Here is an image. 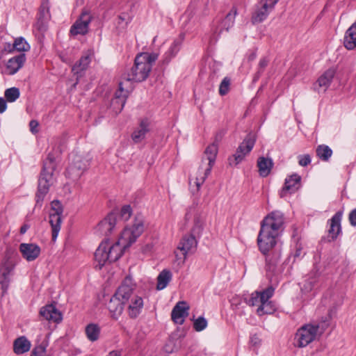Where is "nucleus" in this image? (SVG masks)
<instances>
[{"instance_id": "nucleus-1", "label": "nucleus", "mask_w": 356, "mask_h": 356, "mask_svg": "<svg viewBox=\"0 0 356 356\" xmlns=\"http://www.w3.org/2000/svg\"><path fill=\"white\" fill-rule=\"evenodd\" d=\"M284 214L280 211H272L261 222L257 236L259 251L265 257L268 270H274L281 257L280 248L277 247V238L284 230Z\"/></svg>"}, {"instance_id": "nucleus-2", "label": "nucleus", "mask_w": 356, "mask_h": 356, "mask_svg": "<svg viewBox=\"0 0 356 356\" xmlns=\"http://www.w3.org/2000/svg\"><path fill=\"white\" fill-rule=\"evenodd\" d=\"M145 229L144 218L141 215L134 218L131 225H127L121 233L117 242L112 245L108 243V254L109 263L118 260L123 252L136 242Z\"/></svg>"}, {"instance_id": "nucleus-3", "label": "nucleus", "mask_w": 356, "mask_h": 356, "mask_svg": "<svg viewBox=\"0 0 356 356\" xmlns=\"http://www.w3.org/2000/svg\"><path fill=\"white\" fill-rule=\"evenodd\" d=\"M156 60V56L147 52L138 54L134 59V64L130 70L122 75V79H126L127 83L141 82L149 76L152 63Z\"/></svg>"}, {"instance_id": "nucleus-4", "label": "nucleus", "mask_w": 356, "mask_h": 356, "mask_svg": "<svg viewBox=\"0 0 356 356\" xmlns=\"http://www.w3.org/2000/svg\"><path fill=\"white\" fill-rule=\"evenodd\" d=\"M56 158L53 153L49 152L43 163V167L38 179V191L35 195L36 206H42L49 187L54 182V172L56 170Z\"/></svg>"}, {"instance_id": "nucleus-5", "label": "nucleus", "mask_w": 356, "mask_h": 356, "mask_svg": "<svg viewBox=\"0 0 356 356\" xmlns=\"http://www.w3.org/2000/svg\"><path fill=\"white\" fill-rule=\"evenodd\" d=\"M273 294L274 288L268 286L264 290L252 292L245 302L250 307L257 306L256 313L259 316L272 314L277 309L275 303L270 300Z\"/></svg>"}, {"instance_id": "nucleus-6", "label": "nucleus", "mask_w": 356, "mask_h": 356, "mask_svg": "<svg viewBox=\"0 0 356 356\" xmlns=\"http://www.w3.org/2000/svg\"><path fill=\"white\" fill-rule=\"evenodd\" d=\"M132 290L131 280L127 277L111 298L107 307L113 318L117 319L122 314L124 305L132 296Z\"/></svg>"}, {"instance_id": "nucleus-7", "label": "nucleus", "mask_w": 356, "mask_h": 356, "mask_svg": "<svg viewBox=\"0 0 356 356\" xmlns=\"http://www.w3.org/2000/svg\"><path fill=\"white\" fill-rule=\"evenodd\" d=\"M330 319L331 316L328 315L322 318L321 323L318 324H306L300 327L296 335L297 346L300 348L306 347L314 341L319 330H321L320 334H322L329 326Z\"/></svg>"}, {"instance_id": "nucleus-8", "label": "nucleus", "mask_w": 356, "mask_h": 356, "mask_svg": "<svg viewBox=\"0 0 356 356\" xmlns=\"http://www.w3.org/2000/svg\"><path fill=\"white\" fill-rule=\"evenodd\" d=\"M17 257L16 250L11 248L6 250L5 258L0 266V285L2 296H4L8 289L10 276L15 267Z\"/></svg>"}, {"instance_id": "nucleus-9", "label": "nucleus", "mask_w": 356, "mask_h": 356, "mask_svg": "<svg viewBox=\"0 0 356 356\" xmlns=\"http://www.w3.org/2000/svg\"><path fill=\"white\" fill-rule=\"evenodd\" d=\"M218 153V146L213 143L209 145L205 151V156L202 160L201 165L198 169V176L196 177L195 184L197 189L200 188L205 179L210 174L211 168L215 163Z\"/></svg>"}, {"instance_id": "nucleus-10", "label": "nucleus", "mask_w": 356, "mask_h": 356, "mask_svg": "<svg viewBox=\"0 0 356 356\" xmlns=\"http://www.w3.org/2000/svg\"><path fill=\"white\" fill-rule=\"evenodd\" d=\"M63 209L58 200H54L51 203V211L49 213V223L52 231V240L56 241L61 227L62 213Z\"/></svg>"}, {"instance_id": "nucleus-11", "label": "nucleus", "mask_w": 356, "mask_h": 356, "mask_svg": "<svg viewBox=\"0 0 356 356\" xmlns=\"http://www.w3.org/2000/svg\"><path fill=\"white\" fill-rule=\"evenodd\" d=\"M278 1L279 0H260L252 15L251 21L252 24H259L264 22Z\"/></svg>"}, {"instance_id": "nucleus-12", "label": "nucleus", "mask_w": 356, "mask_h": 356, "mask_svg": "<svg viewBox=\"0 0 356 356\" xmlns=\"http://www.w3.org/2000/svg\"><path fill=\"white\" fill-rule=\"evenodd\" d=\"M89 161L80 155H74L72 162L66 170V175L72 179H78L88 168Z\"/></svg>"}, {"instance_id": "nucleus-13", "label": "nucleus", "mask_w": 356, "mask_h": 356, "mask_svg": "<svg viewBox=\"0 0 356 356\" xmlns=\"http://www.w3.org/2000/svg\"><path fill=\"white\" fill-rule=\"evenodd\" d=\"M236 15L237 8L233 6L219 24L212 28L213 37L211 42H216L224 30L228 31L234 26Z\"/></svg>"}, {"instance_id": "nucleus-14", "label": "nucleus", "mask_w": 356, "mask_h": 356, "mask_svg": "<svg viewBox=\"0 0 356 356\" xmlns=\"http://www.w3.org/2000/svg\"><path fill=\"white\" fill-rule=\"evenodd\" d=\"M92 17L87 10H83L79 17L75 21L70 28V33L72 35H86L88 32V26Z\"/></svg>"}, {"instance_id": "nucleus-15", "label": "nucleus", "mask_w": 356, "mask_h": 356, "mask_svg": "<svg viewBox=\"0 0 356 356\" xmlns=\"http://www.w3.org/2000/svg\"><path fill=\"white\" fill-rule=\"evenodd\" d=\"M254 136L252 134H248L243 142L238 147L236 153L233 155L235 165L241 163L245 156L248 155L252 149L255 143Z\"/></svg>"}, {"instance_id": "nucleus-16", "label": "nucleus", "mask_w": 356, "mask_h": 356, "mask_svg": "<svg viewBox=\"0 0 356 356\" xmlns=\"http://www.w3.org/2000/svg\"><path fill=\"white\" fill-rule=\"evenodd\" d=\"M301 177L298 174H293L287 178L284 181V185L280 192V197L283 198L289 194L296 193L301 186Z\"/></svg>"}, {"instance_id": "nucleus-17", "label": "nucleus", "mask_w": 356, "mask_h": 356, "mask_svg": "<svg viewBox=\"0 0 356 356\" xmlns=\"http://www.w3.org/2000/svg\"><path fill=\"white\" fill-rule=\"evenodd\" d=\"M197 241L195 236L191 234L185 235L179 243L177 249L180 250L183 260L184 261L188 253H193L197 247Z\"/></svg>"}, {"instance_id": "nucleus-18", "label": "nucleus", "mask_w": 356, "mask_h": 356, "mask_svg": "<svg viewBox=\"0 0 356 356\" xmlns=\"http://www.w3.org/2000/svg\"><path fill=\"white\" fill-rule=\"evenodd\" d=\"M343 211H337L332 218L328 220L330 228L328 229L327 241L331 242L337 239L341 232V221L342 219Z\"/></svg>"}, {"instance_id": "nucleus-19", "label": "nucleus", "mask_w": 356, "mask_h": 356, "mask_svg": "<svg viewBox=\"0 0 356 356\" xmlns=\"http://www.w3.org/2000/svg\"><path fill=\"white\" fill-rule=\"evenodd\" d=\"M19 250L22 257L27 261L35 260L40 254L41 249L35 243H22L19 244Z\"/></svg>"}, {"instance_id": "nucleus-20", "label": "nucleus", "mask_w": 356, "mask_h": 356, "mask_svg": "<svg viewBox=\"0 0 356 356\" xmlns=\"http://www.w3.org/2000/svg\"><path fill=\"white\" fill-rule=\"evenodd\" d=\"M117 223L118 213L113 211L98 224L97 229L102 234L108 236L111 234Z\"/></svg>"}, {"instance_id": "nucleus-21", "label": "nucleus", "mask_w": 356, "mask_h": 356, "mask_svg": "<svg viewBox=\"0 0 356 356\" xmlns=\"http://www.w3.org/2000/svg\"><path fill=\"white\" fill-rule=\"evenodd\" d=\"M189 306L185 301L178 302L171 312L172 320L177 324L182 325L188 316Z\"/></svg>"}, {"instance_id": "nucleus-22", "label": "nucleus", "mask_w": 356, "mask_h": 356, "mask_svg": "<svg viewBox=\"0 0 356 356\" xmlns=\"http://www.w3.org/2000/svg\"><path fill=\"white\" fill-rule=\"evenodd\" d=\"M40 315L47 321L57 323L63 318L60 312L52 304L42 307L40 310Z\"/></svg>"}, {"instance_id": "nucleus-23", "label": "nucleus", "mask_w": 356, "mask_h": 356, "mask_svg": "<svg viewBox=\"0 0 356 356\" xmlns=\"http://www.w3.org/2000/svg\"><path fill=\"white\" fill-rule=\"evenodd\" d=\"M108 254V242H102L95 252V259L97 263L95 268L102 269V268L107 263H109Z\"/></svg>"}, {"instance_id": "nucleus-24", "label": "nucleus", "mask_w": 356, "mask_h": 356, "mask_svg": "<svg viewBox=\"0 0 356 356\" xmlns=\"http://www.w3.org/2000/svg\"><path fill=\"white\" fill-rule=\"evenodd\" d=\"M128 303V313L129 316L132 318H136L140 313L141 309L143 306V299L134 294V289L132 290V296L129 298Z\"/></svg>"}, {"instance_id": "nucleus-25", "label": "nucleus", "mask_w": 356, "mask_h": 356, "mask_svg": "<svg viewBox=\"0 0 356 356\" xmlns=\"http://www.w3.org/2000/svg\"><path fill=\"white\" fill-rule=\"evenodd\" d=\"M26 61V56L24 54H20L18 56L10 58L8 61L6 68L8 71V74L13 75L22 67Z\"/></svg>"}, {"instance_id": "nucleus-26", "label": "nucleus", "mask_w": 356, "mask_h": 356, "mask_svg": "<svg viewBox=\"0 0 356 356\" xmlns=\"http://www.w3.org/2000/svg\"><path fill=\"white\" fill-rule=\"evenodd\" d=\"M149 122L147 119L140 121L139 127L131 134V138L134 143H140L145 138L146 134L149 131Z\"/></svg>"}, {"instance_id": "nucleus-27", "label": "nucleus", "mask_w": 356, "mask_h": 356, "mask_svg": "<svg viewBox=\"0 0 356 356\" xmlns=\"http://www.w3.org/2000/svg\"><path fill=\"white\" fill-rule=\"evenodd\" d=\"M320 273L318 270H313L308 274L305 280L302 290L305 292H309L314 289L318 285Z\"/></svg>"}, {"instance_id": "nucleus-28", "label": "nucleus", "mask_w": 356, "mask_h": 356, "mask_svg": "<svg viewBox=\"0 0 356 356\" xmlns=\"http://www.w3.org/2000/svg\"><path fill=\"white\" fill-rule=\"evenodd\" d=\"M31 342L24 336L17 338L13 342V351L17 355L28 352L31 348Z\"/></svg>"}, {"instance_id": "nucleus-29", "label": "nucleus", "mask_w": 356, "mask_h": 356, "mask_svg": "<svg viewBox=\"0 0 356 356\" xmlns=\"http://www.w3.org/2000/svg\"><path fill=\"white\" fill-rule=\"evenodd\" d=\"M273 166V162L271 159L265 158L264 156L259 157L257 160V167L260 176L263 177H267Z\"/></svg>"}, {"instance_id": "nucleus-30", "label": "nucleus", "mask_w": 356, "mask_h": 356, "mask_svg": "<svg viewBox=\"0 0 356 356\" xmlns=\"http://www.w3.org/2000/svg\"><path fill=\"white\" fill-rule=\"evenodd\" d=\"M343 44L348 50L356 48V28L355 26H351L346 31L343 38Z\"/></svg>"}, {"instance_id": "nucleus-31", "label": "nucleus", "mask_w": 356, "mask_h": 356, "mask_svg": "<svg viewBox=\"0 0 356 356\" xmlns=\"http://www.w3.org/2000/svg\"><path fill=\"white\" fill-rule=\"evenodd\" d=\"M335 72L332 69H329L326 70L317 80L316 83L314 84V89H317V86L318 88L324 87L326 89L332 82Z\"/></svg>"}, {"instance_id": "nucleus-32", "label": "nucleus", "mask_w": 356, "mask_h": 356, "mask_svg": "<svg viewBox=\"0 0 356 356\" xmlns=\"http://www.w3.org/2000/svg\"><path fill=\"white\" fill-rule=\"evenodd\" d=\"M172 273L168 269H163L157 276V291L163 290L167 287L172 281Z\"/></svg>"}, {"instance_id": "nucleus-33", "label": "nucleus", "mask_w": 356, "mask_h": 356, "mask_svg": "<svg viewBox=\"0 0 356 356\" xmlns=\"http://www.w3.org/2000/svg\"><path fill=\"white\" fill-rule=\"evenodd\" d=\"M123 80L119 83V89L115 92L114 97L113 99H122L127 100V98L129 96V92L132 90V86L131 83H127L126 79H122Z\"/></svg>"}, {"instance_id": "nucleus-34", "label": "nucleus", "mask_w": 356, "mask_h": 356, "mask_svg": "<svg viewBox=\"0 0 356 356\" xmlns=\"http://www.w3.org/2000/svg\"><path fill=\"white\" fill-rule=\"evenodd\" d=\"M181 46V40H176L169 47L168 51L164 54V58L163 60V64H168L170 59L174 57L177 52L179 51Z\"/></svg>"}, {"instance_id": "nucleus-35", "label": "nucleus", "mask_w": 356, "mask_h": 356, "mask_svg": "<svg viewBox=\"0 0 356 356\" xmlns=\"http://www.w3.org/2000/svg\"><path fill=\"white\" fill-rule=\"evenodd\" d=\"M90 61L91 59L90 54H86L85 55L82 56L79 61H77L72 67V72L74 74H79L81 71L86 70Z\"/></svg>"}, {"instance_id": "nucleus-36", "label": "nucleus", "mask_w": 356, "mask_h": 356, "mask_svg": "<svg viewBox=\"0 0 356 356\" xmlns=\"http://www.w3.org/2000/svg\"><path fill=\"white\" fill-rule=\"evenodd\" d=\"M85 332L88 340L93 342L99 337L100 327L97 324L90 323L86 327Z\"/></svg>"}, {"instance_id": "nucleus-37", "label": "nucleus", "mask_w": 356, "mask_h": 356, "mask_svg": "<svg viewBox=\"0 0 356 356\" xmlns=\"http://www.w3.org/2000/svg\"><path fill=\"white\" fill-rule=\"evenodd\" d=\"M317 156L322 161H327L332 154V150L325 145H318L316 149Z\"/></svg>"}, {"instance_id": "nucleus-38", "label": "nucleus", "mask_w": 356, "mask_h": 356, "mask_svg": "<svg viewBox=\"0 0 356 356\" xmlns=\"http://www.w3.org/2000/svg\"><path fill=\"white\" fill-rule=\"evenodd\" d=\"M30 45L23 37L17 38L13 44V49L19 52H24L30 50Z\"/></svg>"}, {"instance_id": "nucleus-39", "label": "nucleus", "mask_w": 356, "mask_h": 356, "mask_svg": "<svg viewBox=\"0 0 356 356\" xmlns=\"http://www.w3.org/2000/svg\"><path fill=\"white\" fill-rule=\"evenodd\" d=\"M50 18V14L49 11V8L44 6L42 5L39 13L38 15V24L40 26H43Z\"/></svg>"}, {"instance_id": "nucleus-40", "label": "nucleus", "mask_w": 356, "mask_h": 356, "mask_svg": "<svg viewBox=\"0 0 356 356\" xmlns=\"http://www.w3.org/2000/svg\"><path fill=\"white\" fill-rule=\"evenodd\" d=\"M19 90L15 87L8 88L4 92V96L8 102H15L19 97Z\"/></svg>"}, {"instance_id": "nucleus-41", "label": "nucleus", "mask_w": 356, "mask_h": 356, "mask_svg": "<svg viewBox=\"0 0 356 356\" xmlns=\"http://www.w3.org/2000/svg\"><path fill=\"white\" fill-rule=\"evenodd\" d=\"M115 211L118 213V222L119 220L127 221L132 214V209L129 204L124 205L120 212L117 210Z\"/></svg>"}, {"instance_id": "nucleus-42", "label": "nucleus", "mask_w": 356, "mask_h": 356, "mask_svg": "<svg viewBox=\"0 0 356 356\" xmlns=\"http://www.w3.org/2000/svg\"><path fill=\"white\" fill-rule=\"evenodd\" d=\"M125 103H126V100H124V98L119 99H112L111 102V106L112 110L115 113H119L123 109V108L125 105Z\"/></svg>"}, {"instance_id": "nucleus-43", "label": "nucleus", "mask_w": 356, "mask_h": 356, "mask_svg": "<svg viewBox=\"0 0 356 356\" xmlns=\"http://www.w3.org/2000/svg\"><path fill=\"white\" fill-rule=\"evenodd\" d=\"M207 327V321L203 316H199L194 320L193 328L197 332H201Z\"/></svg>"}, {"instance_id": "nucleus-44", "label": "nucleus", "mask_w": 356, "mask_h": 356, "mask_svg": "<svg viewBox=\"0 0 356 356\" xmlns=\"http://www.w3.org/2000/svg\"><path fill=\"white\" fill-rule=\"evenodd\" d=\"M268 63H269V60L266 57L262 58L259 60V69H258L257 72L254 75V81H257L260 77V76L263 73L264 69L267 67Z\"/></svg>"}, {"instance_id": "nucleus-45", "label": "nucleus", "mask_w": 356, "mask_h": 356, "mask_svg": "<svg viewBox=\"0 0 356 356\" xmlns=\"http://www.w3.org/2000/svg\"><path fill=\"white\" fill-rule=\"evenodd\" d=\"M230 79L228 77H225L220 84L219 94L224 96L227 94L229 90Z\"/></svg>"}, {"instance_id": "nucleus-46", "label": "nucleus", "mask_w": 356, "mask_h": 356, "mask_svg": "<svg viewBox=\"0 0 356 356\" xmlns=\"http://www.w3.org/2000/svg\"><path fill=\"white\" fill-rule=\"evenodd\" d=\"M298 158L299 165L303 167L307 166L312 161L309 154L299 155Z\"/></svg>"}, {"instance_id": "nucleus-47", "label": "nucleus", "mask_w": 356, "mask_h": 356, "mask_svg": "<svg viewBox=\"0 0 356 356\" xmlns=\"http://www.w3.org/2000/svg\"><path fill=\"white\" fill-rule=\"evenodd\" d=\"M46 347L43 345L36 346L32 351L31 356H45Z\"/></svg>"}, {"instance_id": "nucleus-48", "label": "nucleus", "mask_w": 356, "mask_h": 356, "mask_svg": "<svg viewBox=\"0 0 356 356\" xmlns=\"http://www.w3.org/2000/svg\"><path fill=\"white\" fill-rule=\"evenodd\" d=\"M202 222L199 219H196L195 221V225L192 229V232L195 234H200L202 230Z\"/></svg>"}, {"instance_id": "nucleus-49", "label": "nucleus", "mask_w": 356, "mask_h": 356, "mask_svg": "<svg viewBox=\"0 0 356 356\" xmlns=\"http://www.w3.org/2000/svg\"><path fill=\"white\" fill-rule=\"evenodd\" d=\"M38 125H39V123L38 122L37 120H31L30 122H29L30 131L33 134L38 133V129L37 128H38Z\"/></svg>"}, {"instance_id": "nucleus-50", "label": "nucleus", "mask_w": 356, "mask_h": 356, "mask_svg": "<svg viewBox=\"0 0 356 356\" xmlns=\"http://www.w3.org/2000/svg\"><path fill=\"white\" fill-rule=\"evenodd\" d=\"M250 343L252 346H258L261 343V339L257 334H254L250 337Z\"/></svg>"}, {"instance_id": "nucleus-51", "label": "nucleus", "mask_w": 356, "mask_h": 356, "mask_svg": "<svg viewBox=\"0 0 356 356\" xmlns=\"http://www.w3.org/2000/svg\"><path fill=\"white\" fill-rule=\"evenodd\" d=\"M349 221L353 226H356V208L349 214Z\"/></svg>"}, {"instance_id": "nucleus-52", "label": "nucleus", "mask_w": 356, "mask_h": 356, "mask_svg": "<svg viewBox=\"0 0 356 356\" xmlns=\"http://www.w3.org/2000/svg\"><path fill=\"white\" fill-rule=\"evenodd\" d=\"M6 101L3 98L0 97V113H3L6 110Z\"/></svg>"}, {"instance_id": "nucleus-53", "label": "nucleus", "mask_w": 356, "mask_h": 356, "mask_svg": "<svg viewBox=\"0 0 356 356\" xmlns=\"http://www.w3.org/2000/svg\"><path fill=\"white\" fill-rule=\"evenodd\" d=\"M118 18L121 22H126V24L131 21L130 17L125 13L120 15Z\"/></svg>"}, {"instance_id": "nucleus-54", "label": "nucleus", "mask_w": 356, "mask_h": 356, "mask_svg": "<svg viewBox=\"0 0 356 356\" xmlns=\"http://www.w3.org/2000/svg\"><path fill=\"white\" fill-rule=\"evenodd\" d=\"M301 256H302V248L300 247V245H299V246L297 245L296 252L293 254V257L296 259V258L300 257Z\"/></svg>"}, {"instance_id": "nucleus-55", "label": "nucleus", "mask_w": 356, "mask_h": 356, "mask_svg": "<svg viewBox=\"0 0 356 356\" xmlns=\"http://www.w3.org/2000/svg\"><path fill=\"white\" fill-rule=\"evenodd\" d=\"M108 356H122V353L120 350H112L109 352Z\"/></svg>"}, {"instance_id": "nucleus-56", "label": "nucleus", "mask_w": 356, "mask_h": 356, "mask_svg": "<svg viewBox=\"0 0 356 356\" xmlns=\"http://www.w3.org/2000/svg\"><path fill=\"white\" fill-rule=\"evenodd\" d=\"M29 228V226L27 225H24L21 227L20 228V233L22 234H24L26 232V231L28 230V229Z\"/></svg>"}, {"instance_id": "nucleus-57", "label": "nucleus", "mask_w": 356, "mask_h": 356, "mask_svg": "<svg viewBox=\"0 0 356 356\" xmlns=\"http://www.w3.org/2000/svg\"><path fill=\"white\" fill-rule=\"evenodd\" d=\"M257 55H256V53H252L250 56H249V60H254L255 58H256Z\"/></svg>"}, {"instance_id": "nucleus-58", "label": "nucleus", "mask_w": 356, "mask_h": 356, "mask_svg": "<svg viewBox=\"0 0 356 356\" xmlns=\"http://www.w3.org/2000/svg\"><path fill=\"white\" fill-rule=\"evenodd\" d=\"M77 5H81L83 3V0H76Z\"/></svg>"}, {"instance_id": "nucleus-59", "label": "nucleus", "mask_w": 356, "mask_h": 356, "mask_svg": "<svg viewBox=\"0 0 356 356\" xmlns=\"http://www.w3.org/2000/svg\"><path fill=\"white\" fill-rule=\"evenodd\" d=\"M186 218H189V213H188V212H187V213H186Z\"/></svg>"}, {"instance_id": "nucleus-60", "label": "nucleus", "mask_w": 356, "mask_h": 356, "mask_svg": "<svg viewBox=\"0 0 356 356\" xmlns=\"http://www.w3.org/2000/svg\"><path fill=\"white\" fill-rule=\"evenodd\" d=\"M352 26H355L356 28V22Z\"/></svg>"}]
</instances>
